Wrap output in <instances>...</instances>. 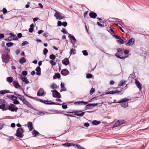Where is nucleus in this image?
<instances>
[{"label": "nucleus", "instance_id": "nucleus-1", "mask_svg": "<svg viewBox=\"0 0 149 149\" xmlns=\"http://www.w3.org/2000/svg\"><path fill=\"white\" fill-rule=\"evenodd\" d=\"M2 61L3 62L7 63L9 61L10 57L8 53L4 52L1 57Z\"/></svg>", "mask_w": 149, "mask_h": 149}, {"label": "nucleus", "instance_id": "nucleus-2", "mask_svg": "<svg viewBox=\"0 0 149 149\" xmlns=\"http://www.w3.org/2000/svg\"><path fill=\"white\" fill-rule=\"evenodd\" d=\"M24 130L22 128H18L17 130L16 133H15V135L17 137L22 138L24 135L23 133L24 132Z\"/></svg>", "mask_w": 149, "mask_h": 149}, {"label": "nucleus", "instance_id": "nucleus-3", "mask_svg": "<svg viewBox=\"0 0 149 149\" xmlns=\"http://www.w3.org/2000/svg\"><path fill=\"white\" fill-rule=\"evenodd\" d=\"M12 105L14 106H12L10 105L9 106L8 109L9 110H10L11 111H17L18 110V108L14 105L13 104Z\"/></svg>", "mask_w": 149, "mask_h": 149}, {"label": "nucleus", "instance_id": "nucleus-4", "mask_svg": "<svg viewBox=\"0 0 149 149\" xmlns=\"http://www.w3.org/2000/svg\"><path fill=\"white\" fill-rule=\"evenodd\" d=\"M61 13L59 12L58 13H56L54 15V16L56 18V19L60 20H61L63 18V17L61 15Z\"/></svg>", "mask_w": 149, "mask_h": 149}, {"label": "nucleus", "instance_id": "nucleus-5", "mask_svg": "<svg viewBox=\"0 0 149 149\" xmlns=\"http://www.w3.org/2000/svg\"><path fill=\"white\" fill-rule=\"evenodd\" d=\"M134 42V38H132L129 39L126 45L127 46H131L132 45Z\"/></svg>", "mask_w": 149, "mask_h": 149}, {"label": "nucleus", "instance_id": "nucleus-6", "mask_svg": "<svg viewBox=\"0 0 149 149\" xmlns=\"http://www.w3.org/2000/svg\"><path fill=\"white\" fill-rule=\"evenodd\" d=\"M11 93L9 92V91L8 90H1V91H0V94H2L3 95L5 93ZM14 93L15 95H17L18 96V95H19L18 94H17L16 93V92H15Z\"/></svg>", "mask_w": 149, "mask_h": 149}, {"label": "nucleus", "instance_id": "nucleus-7", "mask_svg": "<svg viewBox=\"0 0 149 149\" xmlns=\"http://www.w3.org/2000/svg\"><path fill=\"white\" fill-rule=\"evenodd\" d=\"M44 91L42 88H40L37 93L38 96H40L44 95Z\"/></svg>", "mask_w": 149, "mask_h": 149}, {"label": "nucleus", "instance_id": "nucleus-8", "mask_svg": "<svg viewBox=\"0 0 149 149\" xmlns=\"http://www.w3.org/2000/svg\"><path fill=\"white\" fill-rule=\"evenodd\" d=\"M13 84L14 86L16 88H18L21 87L17 81H14L13 82Z\"/></svg>", "mask_w": 149, "mask_h": 149}, {"label": "nucleus", "instance_id": "nucleus-9", "mask_svg": "<svg viewBox=\"0 0 149 149\" xmlns=\"http://www.w3.org/2000/svg\"><path fill=\"white\" fill-rule=\"evenodd\" d=\"M69 73V71L66 69L62 70L61 72V74L63 76H66L68 75Z\"/></svg>", "mask_w": 149, "mask_h": 149}, {"label": "nucleus", "instance_id": "nucleus-10", "mask_svg": "<svg viewBox=\"0 0 149 149\" xmlns=\"http://www.w3.org/2000/svg\"><path fill=\"white\" fill-rule=\"evenodd\" d=\"M123 124L122 121L121 120H118L116 122V123L113 125V127H118Z\"/></svg>", "mask_w": 149, "mask_h": 149}, {"label": "nucleus", "instance_id": "nucleus-11", "mask_svg": "<svg viewBox=\"0 0 149 149\" xmlns=\"http://www.w3.org/2000/svg\"><path fill=\"white\" fill-rule=\"evenodd\" d=\"M22 102L27 106L32 109L33 107L31 106V104L26 99L22 101Z\"/></svg>", "mask_w": 149, "mask_h": 149}, {"label": "nucleus", "instance_id": "nucleus-12", "mask_svg": "<svg viewBox=\"0 0 149 149\" xmlns=\"http://www.w3.org/2000/svg\"><path fill=\"white\" fill-rule=\"evenodd\" d=\"M135 84L137 87L139 88L140 90H141L142 88L141 84L138 81L136 80V79H135Z\"/></svg>", "mask_w": 149, "mask_h": 149}, {"label": "nucleus", "instance_id": "nucleus-13", "mask_svg": "<svg viewBox=\"0 0 149 149\" xmlns=\"http://www.w3.org/2000/svg\"><path fill=\"white\" fill-rule=\"evenodd\" d=\"M89 15L91 18L93 19L95 18L97 16V14L93 12H91L89 13Z\"/></svg>", "mask_w": 149, "mask_h": 149}, {"label": "nucleus", "instance_id": "nucleus-14", "mask_svg": "<svg viewBox=\"0 0 149 149\" xmlns=\"http://www.w3.org/2000/svg\"><path fill=\"white\" fill-rule=\"evenodd\" d=\"M62 63L65 65H67L69 64L70 62L67 58H65L62 61Z\"/></svg>", "mask_w": 149, "mask_h": 149}, {"label": "nucleus", "instance_id": "nucleus-15", "mask_svg": "<svg viewBox=\"0 0 149 149\" xmlns=\"http://www.w3.org/2000/svg\"><path fill=\"white\" fill-rule=\"evenodd\" d=\"M36 70L37 72L36 73V74L37 75L40 76L41 75V68L40 67H37L36 69Z\"/></svg>", "mask_w": 149, "mask_h": 149}, {"label": "nucleus", "instance_id": "nucleus-16", "mask_svg": "<svg viewBox=\"0 0 149 149\" xmlns=\"http://www.w3.org/2000/svg\"><path fill=\"white\" fill-rule=\"evenodd\" d=\"M88 103V102H85L84 101H78L77 102H75V104L78 105H85L87 104Z\"/></svg>", "mask_w": 149, "mask_h": 149}, {"label": "nucleus", "instance_id": "nucleus-17", "mask_svg": "<svg viewBox=\"0 0 149 149\" xmlns=\"http://www.w3.org/2000/svg\"><path fill=\"white\" fill-rule=\"evenodd\" d=\"M5 103H1V105H0V108L3 111H5L8 109L7 108H5L6 104Z\"/></svg>", "mask_w": 149, "mask_h": 149}, {"label": "nucleus", "instance_id": "nucleus-18", "mask_svg": "<svg viewBox=\"0 0 149 149\" xmlns=\"http://www.w3.org/2000/svg\"><path fill=\"white\" fill-rule=\"evenodd\" d=\"M54 92L55 93L56 97L60 98L61 97L60 94L57 90L54 91Z\"/></svg>", "mask_w": 149, "mask_h": 149}, {"label": "nucleus", "instance_id": "nucleus-19", "mask_svg": "<svg viewBox=\"0 0 149 149\" xmlns=\"http://www.w3.org/2000/svg\"><path fill=\"white\" fill-rule=\"evenodd\" d=\"M28 127L29 130H32L33 129L32 123L31 122H29L28 124Z\"/></svg>", "mask_w": 149, "mask_h": 149}, {"label": "nucleus", "instance_id": "nucleus-20", "mask_svg": "<svg viewBox=\"0 0 149 149\" xmlns=\"http://www.w3.org/2000/svg\"><path fill=\"white\" fill-rule=\"evenodd\" d=\"M129 100L128 99H127L126 98H125L124 99H123L117 102L118 103H124V102H126L128 101Z\"/></svg>", "mask_w": 149, "mask_h": 149}, {"label": "nucleus", "instance_id": "nucleus-21", "mask_svg": "<svg viewBox=\"0 0 149 149\" xmlns=\"http://www.w3.org/2000/svg\"><path fill=\"white\" fill-rule=\"evenodd\" d=\"M33 135L34 137L40 134L36 130H34L32 132Z\"/></svg>", "mask_w": 149, "mask_h": 149}, {"label": "nucleus", "instance_id": "nucleus-22", "mask_svg": "<svg viewBox=\"0 0 149 149\" xmlns=\"http://www.w3.org/2000/svg\"><path fill=\"white\" fill-rule=\"evenodd\" d=\"M6 80L9 83L13 82V78L12 77H8L6 78Z\"/></svg>", "mask_w": 149, "mask_h": 149}, {"label": "nucleus", "instance_id": "nucleus-23", "mask_svg": "<svg viewBox=\"0 0 149 149\" xmlns=\"http://www.w3.org/2000/svg\"><path fill=\"white\" fill-rule=\"evenodd\" d=\"M22 79L23 81L25 82V83L26 84H28L29 83L28 79L26 77H22Z\"/></svg>", "mask_w": 149, "mask_h": 149}, {"label": "nucleus", "instance_id": "nucleus-24", "mask_svg": "<svg viewBox=\"0 0 149 149\" xmlns=\"http://www.w3.org/2000/svg\"><path fill=\"white\" fill-rule=\"evenodd\" d=\"M101 123L100 121H98L97 120H94L92 121V123L94 125H97Z\"/></svg>", "mask_w": 149, "mask_h": 149}, {"label": "nucleus", "instance_id": "nucleus-25", "mask_svg": "<svg viewBox=\"0 0 149 149\" xmlns=\"http://www.w3.org/2000/svg\"><path fill=\"white\" fill-rule=\"evenodd\" d=\"M93 108L92 106L91 105V104H89L85 106V109H91Z\"/></svg>", "mask_w": 149, "mask_h": 149}, {"label": "nucleus", "instance_id": "nucleus-26", "mask_svg": "<svg viewBox=\"0 0 149 149\" xmlns=\"http://www.w3.org/2000/svg\"><path fill=\"white\" fill-rule=\"evenodd\" d=\"M18 97L19 99L21 100L22 102L25 99L24 96H22L20 94L18 95Z\"/></svg>", "mask_w": 149, "mask_h": 149}, {"label": "nucleus", "instance_id": "nucleus-27", "mask_svg": "<svg viewBox=\"0 0 149 149\" xmlns=\"http://www.w3.org/2000/svg\"><path fill=\"white\" fill-rule=\"evenodd\" d=\"M19 62L21 64H23L26 62L25 58L24 57H22L19 60Z\"/></svg>", "mask_w": 149, "mask_h": 149}, {"label": "nucleus", "instance_id": "nucleus-28", "mask_svg": "<svg viewBox=\"0 0 149 149\" xmlns=\"http://www.w3.org/2000/svg\"><path fill=\"white\" fill-rule=\"evenodd\" d=\"M123 91H119L117 90L114 91V94L117 93L118 94L120 95H122L123 94Z\"/></svg>", "mask_w": 149, "mask_h": 149}, {"label": "nucleus", "instance_id": "nucleus-29", "mask_svg": "<svg viewBox=\"0 0 149 149\" xmlns=\"http://www.w3.org/2000/svg\"><path fill=\"white\" fill-rule=\"evenodd\" d=\"M47 104H54V105H61V104H56V103L52 102L51 101H48V102H47Z\"/></svg>", "mask_w": 149, "mask_h": 149}, {"label": "nucleus", "instance_id": "nucleus-30", "mask_svg": "<svg viewBox=\"0 0 149 149\" xmlns=\"http://www.w3.org/2000/svg\"><path fill=\"white\" fill-rule=\"evenodd\" d=\"M121 105L122 107L124 108H127L128 106V103L125 102L122 103Z\"/></svg>", "mask_w": 149, "mask_h": 149}, {"label": "nucleus", "instance_id": "nucleus-31", "mask_svg": "<svg viewBox=\"0 0 149 149\" xmlns=\"http://www.w3.org/2000/svg\"><path fill=\"white\" fill-rule=\"evenodd\" d=\"M68 34H69V37L70 38H71L72 39L74 42L76 41L77 40L74 36L72 35L69 33H68Z\"/></svg>", "mask_w": 149, "mask_h": 149}, {"label": "nucleus", "instance_id": "nucleus-32", "mask_svg": "<svg viewBox=\"0 0 149 149\" xmlns=\"http://www.w3.org/2000/svg\"><path fill=\"white\" fill-rule=\"evenodd\" d=\"M57 88V86L55 84H53L50 86L51 88L56 89Z\"/></svg>", "mask_w": 149, "mask_h": 149}, {"label": "nucleus", "instance_id": "nucleus-33", "mask_svg": "<svg viewBox=\"0 0 149 149\" xmlns=\"http://www.w3.org/2000/svg\"><path fill=\"white\" fill-rule=\"evenodd\" d=\"M49 58L52 60H54L56 58L54 54H52L49 56Z\"/></svg>", "mask_w": 149, "mask_h": 149}, {"label": "nucleus", "instance_id": "nucleus-34", "mask_svg": "<svg viewBox=\"0 0 149 149\" xmlns=\"http://www.w3.org/2000/svg\"><path fill=\"white\" fill-rule=\"evenodd\" d=\"M70 55L72 54H74L76 53L75 49H70Z\"/></svg>", "mask_w": 149, "mask_h": 149}, {"label": "nucleus", "instance_id": "nucleus-35", "mask_svg": "<svg viewBox=\"0 0 149 149\" xmlns=\"http://www.w3.org/2000/svg\"><path fill=\"white\" fill-rule=\"evenodd\" d=\"M85 114V112H83L81 113H75L74 114V115L79 116H83Z\"/></svg>", "mask_w": 149, "mask_h": 149}, {"label": "nucleus", "instance_id": "nucleus-36", "mask_svg": "<svg viewBox=\"0 0 149 149\" xmlns=\"http://www.w3.org/2000/svg\"><path fill=\"white\" fill-rule=\"evenodd\" d=\"M115 55L116 56L117 58H119L120 59H124L125 58V57H123V56L122 57H121L120 56H119L118 54V53H116L115 54Z\"/></svg>", "mask_w": 149, "mask_h": 149}, {"label": "nucleus", "instance_id": "nucleus-37", "mask_svg": "<svg viewBox=\"0 0 149 149\" xmlns=\"http://www.w3.org/2000/svg\"><path fill=\"white\" fill-rule=\"evenodd\" d=\"M14 44L11 42H8L6 44V45L8 47H10L12 46Z\"/></svg>", "mask_w": 149, "mask_h": 149}, {"label": "nucleus", "instance_id": "nucleus-38", "mask_svg": "<svg viewBox=\"0 0 149 149\" xmlns=\"http://www.w3.org/2000/svg\"><path fill=\"white\" fill-rule=\"evenodd\" d=\"M10 97L12 98V99H11L13 101L17 100V97H16L13 95H11Z\"/></svg>", "mask_w": 149, "mask_h": 149}, {"label": "nucleus", "instance_id": "nucleus-39", "mask_svg": "<svg viewBox=\"0 0 149 149\" xmlns=\"http://www.w3.org/2000/svg\"><path fill=\"white\" fill-rule=\"evenodd\" d=\"M63 146H65L67 147H69L71 146V143H66L64 144H63Z\"/></svg>", "mask_w": 149, "mask_h": 149}, {"label": "nucleus", "instance_id": "nucleus-40", "mask_svg": "<svg viewBox=\"0 0 149 149\" xmlns=\"http://www.w3.org/2000/svg\"><path fill=\"white\" fill-rule=\"evenodd\" d=\"M12 36H9L7 39H5V40L8 41H10L13 40Z\"/></svg>", "mask_w": 149, "mask_h": 149}, {"label": "nucleus", "instance_id": "nucleus-41", "mask_svg": "<svg viewBox=\"0 0 149 149\" xmlns=\"http://www.w3.org/2000/svg\"><path fill=\"white\" fill-rule=\"evenodd\" d=\"M125 82V81L122 80L118 84L119 86H122Z\"/></svg>", "mask_w": 149, "mask_h": 149}, {"label": "nucleus", "instance_id": "nucleus-42", "mask_svg": "<svg viewBox=\"0 0 149 149\" xmlns=\"http://www.w3.org/2000/svg\"><path fill=\"white\" fill-rule=\"evenodd\" d=\"M39 101L40 102L45 103L46 104H47V102H48V101L47 100H40Z\"/></svg>", "mask_w": 149, "mask_h": 149}, {"label": "nucleus", "instance_id": "nucleus-43", "mask_svg": "<svg viewBox=\"0 0 149 149\" xmlns=\"http://www.w3.org/2000/svg\"><path fill=\"white\" fill-rule=\"evenodd\" d=\"M55 76L56 78L60 79L61 77L60 74L58 73H56L55 74Z\"/></svg>", "mask_w": 149, "mask_h": 149}, {"label": "nucleus", "instance_id": "nucleus-44", "mask_svg": "<svg viewBox=\"0 0 149 149\" xmlns=\"http://www.w3.org/2000/svg\"><path fill=\"white\" fill-rule=\"evenodd\" d=\"M43 54L44 55H46L48 52V50L46 48H45L43 51Z\"/></svg>", "mask_w": 149, "mask_h": 149}, {"label": "nucleus", "instance_id": "nucleus-45", "mask_svg": "<svg viewBox=\"0 0 149 149\" xmlns=\"http://www.w3.org/2000/svg\"><path fill=\"white\" fill-rule=\"evenodd\" d=\"M82 52L84 56H87L88 55V53L86 50H83Z\"/></svg>", "mask_w": 149, "mask_h": 149}, {"label": "nucleus", "instance_id": "nucleus-46", "mask_svg": "<svg viewBox=\"0 0 149 149\" xmlns=\"http://www.w3.org/2000/svg\"><path fill=\"white\" fill-rule=\"evenodd\" d=\"M61 31L64 34H67V33L68 34V33L67 32L66 30L64 28H63L61 30Z\"/></svg>", "mask_w": 149, "mask_h": 149}, {"label": "nucleus", "instance_id": "nucleus-47", "mask_svg": "<svg viewBox=\"0 0 149 149\" xmlns=\"http://www.w3.org/2000/svg\"><path fill=\"white\" fill-rule=\"evenodd\" d=\"M29 43L28 41H24L22 43L21 45L22 46H24L25 45L28 44H29Z\"/></svg>", "mask_w": 149, "mask_h": 149}, {"label": "nucleus", "instance_id": "nucleus-48", "mask_svg": "<svg viewBox=\"0 0 149 149\" xmlns=\"http://www.w3.org/2000/svg\"><path fill=\"white\" fill-rule=\"evenodd\" d=\"M22 74L24 76H26L27 74V72L26 71H23L22 72Z\"/></svg>", "mask_w": 149, "mask_h": 149}, {"label": "nucleus", "instance_id": "nucleus-49", "mask_svg": "<svg viewBox=\"0 0 149 149\" xmlns=\"http://www.w3.org/2000/svg\"><path fill=\"white\" fill-rule=\"evenodd\" d=\"M92 77V75L90 74H88L86 75V78L88 79L91 78Z\"/></svg>", "mask_w": 149, "mask_h": 149}, {"label": "nucleus", "instance_id": "nucleus-50", "mask_svg": "<svg viewBox=\"0 0 149 149\" xmlns=\"http://www.w3.org/2000/svg\"><path fill=\"white\" fill-rule=\"evenodd\" d=\"M106 94H114V91H108L106 93Z\"/></svg>", "mask_w": 149, "mask_h": 149}, {"label": "nucleus", "instance_id": "nucleus-51", "mask_svg": "<svg viewBox=\"0 0 149 149\" xmlns=\"http://www.w3.org/2000/svg\"><path fill=\"white\" fill-rule=\"evenodd\" d=\"M50 63L52 66L56 64V63L54 62V61L52 60H51L50 61Z\"/></svg>", "mask_w": 149, "mask_h": 149}, {"label": "nucleus", "instance_id": "nucleus-52", "mask_svg": "<svg viewBox=\"0 0 149 149\" xmlns=\"http://www.w3.org/2000/svg\"><path fill=\"white\" fill-rule=\"evenodd\" d=\"M120 40H117V41L119 42L121 44H123L124 42L123 40L121 38L120 39H119Z\"/></svg>", "mask_w": 149, "mask_h": 149}, {"label": "nucleus", "instance_id": "nucleus-53", "mask_svg": "<svg viewBox=\"0 0 149 149\" xmlns=\"http://www.w3.org/2000/svg\"><path fill=\"white\" fill-rule=\"evenodd\" d=\"M13 103L15 104H19V103L18 100H17L14 101Z\"/></svg>", "mask_w": 149, "mask_h": 149}, {"label": "nucleus", "instance_id": "nucleus-54", "mask_svg": "<svg viewBox=\"0 0 149 149\" xmlns=\"http://www.w3.org/2000/svg\"><path fill=\"white\" fill-rule=\"evenodd\" d=\"M12 38L13 40H16L17 39V38L16 36H15L14 34H13L12 36Z\"/></svg>", "mask_w": 149, "mask_h": 149}, {"label": "nucleus", "instance_id": "nucleus-55", "mask_svg": "<svg viewBox=\"0 0 149 149\" xmlns=\"http://www.w3.org/2000/svg\"><path fill=\"white\" fill-rule=\"evenodd\" d=\"M94 91H95L94 89L92 88L90 91V95H92L93 94V93L94 92Z\"/></svg>", "mask_w": 149, "mask_h": 149}, {"label": "nucleus", "instance_id": "nucleus-56", "mask_svg": "<svg viewBox=\"0 0 149 149\" xmlns=\"http://www.w3.org/2000/svg\"><path fill=\"white\" fill-rule=\"evenodd\" d=\"M37 114L38 115H40L41 116H43L45 115V113L42 112H38L37 113Z\"/></svg>", "mask_w": 149, "mask_h": 149}, {"label": "nucleus", "instance_id": "nucleus-57", "mask_svg": "<svg viewBox=\"0 0 149 149\" xmlns=\"http://www.w3.org/2000/svg\"><path fill=\"white\" fill-rule=\"evenodd\" d=\"M57 24L58 26H60L62 25V23L61 21H58L57 22Z\"/></svg>", "mask_w": 149, "mask_h": 149}, {"label": "nucleus", "instance_id": "nucleus-58", "mask_svg": "<svg viewBox=\"0 0 149 149\" xmlns=\"http://www.w3.org/2000/svg\"><path fill=\"white\" fill-rule=\"evenodd\" d=\"M3 12L4 14L7 13V11L6 8H3Z\"/></svg>", "mask_w": 149, "mask_h": 149}, {"label": "nucleus", "instance_id": "nucleus-59", "mask_svg": "<svg viewBox=\"0 0 149 149\" xmlns=\"http://www.w3.org/2000/svg\"><path fill=\"white\" fill-rule=\"evenodd\" d=\"M67 25V23L66 22H64L62 23V25L64 27H66Z\"/></svg>", "mask_w": 149, "mask_h": 149}, {"label": "nucleus", "instance_id": "nucleus-60", "mask_svg": "<svg viewBox=\"0 0 149 149\" xmlns=\"http://www.w3.org/2000/svg\"><path fill=\"white\" fill-rule=\"evenodd\" d=\"M6 103V101L3 99H0V104L1 103Z\"/></svg>", "mask_w": 149, "mask_h": 149}, {"label": "nucleus", "instance_id": "nucleus-61", "mask_svg": "<svg viewBox=\"0 0 149 149\" xmlns=\"http://www.w3.org/2000/svg\"><path fill=\"white\" fill-rule=\"evenodd\" d=\"M113 37H115L116 38L118 39H121V37L118 36L116 35H114L113 36Z\"/></svg>", "mask_w": 149, "mask_h": 149}, {"label": "nucleus", "instance_id": "nucleus-62", "mask_svg": "<svg viewBox=\"0 0 149 149\" xmlns=\"http://www.w3.org/2000/svg\"><path fill=\"white\" fill-rule=\"evenodd\" d=\"M97 24L100 26L101 27H103L104 26V25H103L102 24H101L99 23V22H97Z\"/></svg>", "mask_w": 149, "mask_h": 149}, {"label": "nucleus", "instance_id": "nucleus-63", "mask_svg": "<svg viewBox=\"0 0 149 149\" xmlns=\"http://www.w3.org/2000/svg\"><path fill=\"white\" fill-rule=\"evenodd\" d=\"M62 107L63 109H66L68 108V107L66 105L64 104V105H62Z\"/></svg>", "mask_w": 149, "mask_h": 149}, {"label": "nucleus", "instance_id": "nucleus-64", "mask_svg": "<svg viewBox=\"0 0 149 149\" xmlns=\"http://www.w3.org/2000/svg\"><path fill=\"white\" fill-rule=\"evenodd\" d=\"M17 36L18 38H20L22 37V35L21 33H19L17 34Z\"/></svg>", "mask_w": 149, "mask_h": 149}]
</instances>
